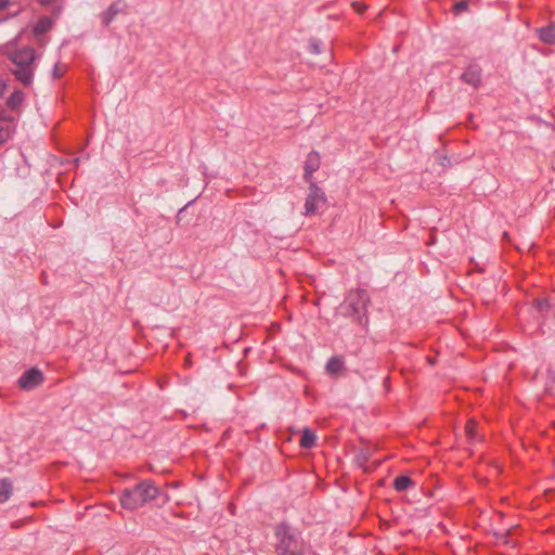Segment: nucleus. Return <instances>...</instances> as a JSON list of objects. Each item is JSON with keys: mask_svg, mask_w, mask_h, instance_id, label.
I'll return each mask as SVG.
<instances>
[{"mask_svg": "<svg viewBox=\"0 0 555 555\" xmlns=\"http://www.w3.org/2000/svg\"><path fill=\"white\" fill-rule=\"evenodd\" d=\"M24 102V93L20 90L14 91L8 99L7 104L11 109H17Z\"/></svg>", "mask_w": 555, "mask_h": 555, "instance_id": "f3484780", "label": "nucleus"}, {"mask_svg": "<svg viewBox=\"0 0 555 555\" xmlns=\"http://www.w3.org/2000/svg\"><path fill=\"white\" fill-rule=\"evenodd\" d=\"M415 486V481L405 475L397 476L393 480V489L397 492H403Z\"/></svg>", "mask_w": 555, "mask_h": 555, "instance_id": "f8f14e48", "label": "nucleus"}, {"mask_svg": "<svg viewBox=\"0 0 555 555\" xmlns=\"http://www.w3.org/2000/svg\"><path fill=\"white\" fill-rule=\"evenodd\" d=\"M8 60L12 63L11 72L15 79L24 86H29L34 79L36 68V52L30 47L9 49L5 51Z\"/></svg>", "mask_w": 555, "mask_h": 555, "instance_id": "f257e3e1", "label": "nucleus"}, {"mask_svg": "<svg viewBox=\"0 0 555 555\" xmlns=\"http://www.w3.org/2000/svg\"><path fill=\"white\" fill-rule=\"evenodd\" d=\"M326 203V196L324 192L318 186L315 182L309 184V193L305 202V215L313 216L320 208Z\"/></svg>", "mask_w": 555, "mask_h": 555, "instance_id": "20e7f679", "label": "nucleus"}, {"mask_svg": "<svg viewBox=\"0 0 555 555\" xmlns=\"http://www.w3.org/2000/svg\"><path fill=\"white\" fill-rule=\"evenodd\" d=\"M481 75H482V70H481L480 66L473 64V65H469L465 69V72L462 74L461 79L464 82H466L477 89L481 86Z\"/></svg>", "mask_w": 555, "mask_h": 555, "instance_id": "6e6552de", "label": "nucleus"}, {"mask_svg": "<svg viewBox=\"0 0 555 555\" xmlns=\"http://www.w3.org/2000/svg\"><path fill=\"white\" fill-rule=\"evenodd\" d=\"M434 243H435V237H434V235H431L430 241L428 242V245H431Z\"/></svg>", "mask_w": 555, "mask_h": 555, "instance_id": "cd10ccee", "label": "nucleus"}, {"mask_svg": "<svg viewBox=\"0 0 555 555\" xmlns=\"http://www.w3.org/2000/svg\"><path fill=\"white\" fill-rule=\"evenodd\" d=\"M353 7L356 8L357 12L362 13L365 10V7L359 5L357 7V3H353Z\"/></svg>", "mask_w": 555, "mask_h": 555, "instance_id": "b1692460", "label": "nucleus"}, {"mask_svg": "<svg viewBox=\"0 0 555 555\" xmlns=\"http://www.w3.org/2000/svg\"><path fill=\"white\" fill-rule=\"evenodd\" d=\"M276 555H307L308 546L289 525L281 522L274 528Z\"/></svg>", "mask_w": 555, "mask_h": 555, "instance_id": "f03ea898", "label": "nucleus"}, {"mask_svg": "<svg viewBox=\"0 0 555 555\" xmlns=\"http://www.w3.org/2000/svg\"><path fill=\"white\" fill-rule=\"evenodd\" d=\"M477 423L474 420H469L465 425V434L468 439L473 440L476 437Z\"/></svg>", "mask_w": 555, "mask_h": 555, "instance_id": "a211bd4d", "label": "nucleus"}, {"mask_svg": "<svg viewBox=\"0 0 555 555\" xmlns=\"http://www.w3.org/2000/svg\"><path fill=\"white\" fill-rule=\"evenodd\" d=\"M53 26V21L48 16H41L34 26V34L36 36L48 33Z\"/></svg>", "mask_w": 555, "mask_h": 555, "instance_id": "ddd939ff", "label": "nucleus"}, {"mask_svg": "<svg viewBox=\"0 0 555 555\" xmlns=\"http://www.w3.org/2000/svg\"><path fill=\"white\" fill-rule=\"evenodd\" d=\"M426 360H427L428 364H430V365H435L436 364V359L433 358V357H427Z\"/></svg>", "mask_w": 555, "mask_h": 555, "instance_id": "393cba45", "label": "nucleus"}, {"mask_svg": "<svg viewBox=\"0 0 555 555\" xmlns=\"http://www.w3.org/2000/svg\"><path fill=\"white\" fill-rule=\"evenodd\" d=\"M326 373L331 376L343 375L346 371L345 359L343 356H334L328 359L325 365Z\"/></svg>", "mask_w": 555, "mask_h": 555, "instance_id": "1a4fd4ad", "label": "nucleus"}, {"mask_svg": "<svg viewBox=\"0 0 555 555\" xmlns=\"http://www.w3.org/2000/svg\"><path fill=\"white\" fill-rule=\"evenodd\" d=\"M43 382V374L38 369H30L26 371L18 379V386L21 389H33Z\"/></svg>", "mask_w": 555, "mask_h": 555, "instance_id": "39448f33", "label": "nucleus"}, {"mask_svg": "<svg viewBox=\"0 0 555 555\" xmlns=\"http://www.w3.org/2000/svg\"><path fill=\"white\" fill-rule=\"evenodd\" d=\"M4 90H5V83L0 82V96H2V95H3Z\"/></svg>", "mask_w": 555, "mask_h": 555, "instance_id": "a878e982", "label": "nucleus"}, {"mask_svg": "<svg viewBox=\"0 0 555 555\" xmlns=\"http://www.w3.org/2000/svg\"><path fill=\"white\" fill-rule=\"evenodd\" d=\"M0 119H5L4 111L2 107H0Z\"/></svg>", "mask_w": 555, "mask_h": 555, "instance_id": "bb28decb", "label": "nucleus"}, {"mask_svg": "<svg viewBox=\"0 0 555 555\" xmlns=\"http://www.w3.org/2000/svg\"><path fill=\"white\" fill-rule=\"evenodd\" d=\"M159 494L158 488L151 480H143L132 489H126L120 498L124 508L137 509L146 502L155 500Z\"/></svg>", "mask_w": 555, "mask_h": 555, "instance_id": "7ed1b4c3", "label": "nucleus"}, {"mask_svg": "<svg viewBox=\"0 0 555 555\" xmlns=\"http://www.w3.org/2000/svg\"><path fill=\"white\" fill-rule=\"evenodd\" d=\"M451 10L455 15H459L468 10V2L466 0L455 2Z\"/></svg>", "mask_w": 555, "mask_h": 555, "instance_id": "aec40b11", "label": "nucleus"}, {"mask_svg": "<svg viewBox=\"0 0 555 555\" xmlns=\"http://www.w3.org/2000/svg\"><path fill=\"white\" fill-rule=\"evenodd\" d=\"M38 2L42 5V7H49L50 4H52L54 2V0H38Z\"/></svg>", "mask_w": 555, "mask_h": 555, "instance_id": "4be33fe9", "label": "nucleus"}, {"mask_svg": "<svg viewBox=\"0 0 555 555\" xmlns=\"http://www.w3.org/2000/svg\"><path fill=\"white\" fill-rule=\"evenodd\" d=\"M120 12V3L114 2L108 9L102 14V22L104 25H108L114 17Z\"/></svg>", "mask_w": 555, "mask_h": 555, "instance_id": "dca6fc26", "label": "nucleus"}, {"mask_svg": "<svg viewBox=\"0 0 555 555\" xmlns=\"http://www.w3.org/2000/svg\"><path fill=\"white\" fill-rule=\"evenodd\" d=\"M8 5V0H0V12L4 10Z\"/></svg>", "mask_w": 555, "mask_h": 555, "instance_id": "5701e85b", "label": "nucleus"}, {"mask_svg": "<svg viewBox=\"0 0 555 555\" xmlns=\"http://www.w3.org/2000/svg\"><path fill=\"white\" fill-rule=\"evenodd\" d=\"M321 166V156L319 152L312 151L307 155L305 167H304V178L306 182L311 184L313 181V173L319 170Z\"/></svg>", "mask_w": 555, "mask_h": 555, "instance_id": "423d86ee", "label": "nucleus"}, {"mask_svg": "<svg viewBox=\"0 0 555 555\" xmlns=\"http://www.w3.org/2000/svg\"><path fill=\"white\" fill-rule=\"evenodd\" d=\"M375 452V448L371 446H363L358 450V452L354 455V462L356 464L363 469L364 473L369 472V468L366 466L367 462L371 460Z\"/></svg>", "mask_w": 555, "mask_h": 555, "instance_id": "9d476101", "label": "nucleus"}, {"mask_svg": "<svg viewBox=\"0 0 555 555\" xmlns=\"http://www.w3.org/2000/svg\"><path fill=\"white\" fill-rule=\"evenodd\" d=\"M13 491L12 481L9 478L0 479V503L7 502Z\"/></svg>", "mask_w": 555, "mask_h": 555, "instance_id": "2eb2a0df", "label": "nucleus"}, {"mask_svg": "<svg viewBox=\"0 0 555 555\" xmlns=\"http://www.w3.org/2000/svg\"><path fill=\"white\" fill-rule=\"evenodd\" d=\"M12 135V128L9 125L0 124V144L7 142Z\"/></svg>", "mask_w": 555, "mask_h": 555, "instance_id": "6ab92c4d", "label": "nucleus"}, {"mask_svg": "<svg viewBox=\"0 0 555 555\" xmlns=\"http://www.w3.org/2000/svg\"><path fill=\"white\" fill-rule=\"evenodd\" d=\"M315 440L317 436L314 431H312L309 428H305L299 440V446L304 449H311L312 447H314Z\"/></svg>", "mask_w": 555, "mask_h": 555, "instance_id": "4468645a", "label": "nucleus"}, {"mask_svg": "<svg viewBox=\"0 0 555 555\" xmlns=\"http://www.w3.org/2000/svg\"><path fill=\"white\" fill-rule=\"evenodd\" d=\"M539 39L546 44H555V24L552 23L545 27L537 29Z\"/></svg>", "mask_w": 555, "mask_h": 555, "instance_id": "9b49d317", "label": "nucleus"}, {"mask_svg": "<svg viewBox=\"0 0 555 555\" xmlns=\"http://www.w3.org/2000/svg\"><path fill=\"white\" fill-rule=\"evenodd\" d=\"M347 299L354 313H359L361 309H365L370 301L366 291L360 288L351 291Z\"/></svg>", "mask_w": 555, "mask_h": 555, "instance_id": "0eeeda50", "label": "nucleus"}, {"mask_svg": "<svg viewBox=\"0 0 555 555\" xmlns=\"http://www.w3.org/2000/svg\"><path fill=\"white\" fill-rule=\"evenodd\" d=\"M53 75L55 78H60L63 75L57 65L54 67Z\"/></svg>", "mask_w": 555, "mask_h": 555, "instance_id": "412c9836", "label": "nucleus"}]
</instances>
